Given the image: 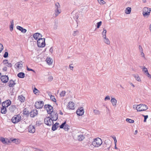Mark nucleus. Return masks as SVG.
Instances as JSON below:
<instances>
[{
    "instance_id": "1",
    "label": "nucleus",
    "mask_w": 151,
    "mask_h": 151,
    "mask_svg": "<svg viewBox=\"0 0 151 151\" xmlns=\"http://www.w3.org/2000/svg\"><path fill=\"white\" fill-rule=\"evenodd\" d=\"M44 107L48 114H50V116L54 118L55 120H57L58 119V114L56 112L53 111L52 107L50 105H45Z\"/></svg>"
},
{
    "instance_id": "2",
    "label": "nucleus",
    "mask_w": 151,
    "mask_h": 151,
    "mask_svg": "<svg viewBox=\"0 0 151 151\" xmlns=\"http://www.w3.org/2000/svg\"><path fill=\"white\" fill-rule=\"evenodd\" d=\"M102 143V140L100 138L98 137L94 139L92 142V145L95 147H98L100 146Z\"/></svg>"
},
{
    "instance_id": "3",
    "label": "nucleus",
    "mask_w": 151,
    "mask_h": 151,
    "mask_svg": "<svg viewBox=\"0 0 151 151\" xmlns=\"http://www.w3.org/2000/svg\"><path fill=\"white\" fill-rule=\"evenodd\" d=\"M53 119L54 118H52V116H50V117L49 116L45 119L44 121V123L45 124L48 126H51V125H53V121H56L55 120Z\"/></svg>"
},
{
    "instance_id": "4",
    "label": "nucleus",
    "mask_w": 151,
    "mask_h": 151,
    "mask_svg": "<svg viewBox=\"0 0 151 151\" xmlns=\"http://www.w3.org/2000/svg\"><path fill=\"white\" fill-rule=\"evenodd\" d=\"M45 39L44 38H40L37 40V44L40 47H43L45 46Z\"/></svg>"
},
{
    "instance_id": "5",
    "label": "nucleus",
    "mask_w": 151,
    "mask_h": 151,
    "mask_svg": "<svg viewBox=\"0 0 151 151\" xmlns=\"http://www.w3.org/2000/svg\"><path fill=\"white\" fill-rule=\"evenodd\" d=\"M21 116L20 115H15L12 119V122L14 124L18 123L21 120Z\"/></svg>"
},
{
    "instance_id": "6",
    "label": "nucleus",
    "mask_w": 151,
    "mask_h": 151,
    "mask_svg": "<svg viewBox=\"0 0 151 151\" xmlns=\"http://www.w3.org/2000/svg\"><path fill=\"white\" fill-rule=\"evenodd\" d=\"M148 108L147 105L145 104H140L139 105L138 111H140L146 110Z\"/></svg>"
},
{
    "instance_id": "7",
    "label": "nucleus",
    "mask_w": 151,
    "mask_h": 151,
    "mask_svg": "<svg viewBox=\"0 0 151 151\" xmlns=\"http://www.w3.org/2000/svg\"><path fill=\"white\" fill-rule=\"evenodd\" d=\"M11 104V101L9 100H7L3 102L2 104V107H7Z\"/></svg>"
},
{
    "instance_id": "8",
    "label": "nucleus",
    "mask_w": 151,
    "mask_h": 151,
    "mask_svg": "<svg viewBox=\"0 0 151 151\" xmlns=\"http://www.w3.org/2000/svg\"><path fill=\"white\" fill-rule=\"evenodd\" d=\"M43 106V102L41 101L40 102H37L35 103V107L37 109L41 108Z\"/></svg>"
},
{
    "instance_id": "9",
    "label": "nucleus",
    "mask_w": 151,
    "mask_h": 151,
    "mask_svg": "<svg viewBox=\"0 0 151 151\" xmlns=\"http://www.w3.org/2000/svg\"><path fill=\"white\" fill-rule=\"evenodd\" d=\"M84 113V109L82 107L80 108L76 111V113L79 116L82 115Z\"/></svg>"
},
{
    "instance_id": "10",
    "label": "nucleus",
    "mask_w": 151,
    "mask_h": 151,
    "mask_svg": "<svg viewBox=\"0 0 151 151\" xmlns=\"http://www.w3.org/2000/svg\"><path fill=\"white\" fill-rule=\"evenodd\" d=\"M1 79L3 82L6 83L8 81L9 78L8 76H2L1 77Z\"/></svg>"
},
{
    "instance_id": "11",
    "label": "nucleus",
    "mask_w": 151,
    "mask_h": 151,
    "mask_svg": "<svg viewBox=\"0 0 151 151\" xmlns=\"http://www.w3.org/2000/svg\"><path fill=\"white\" fill-rule=\"evenodd\" d=\"M37 111L36 109L32 110L30 112V116L31 117H34L37 115Z\"/></svg>"
},
{
    "instance_id": "12",
    "label": "nucleus",
    "mask_w": 151,
    "mask_h": 151,
    "mask_svg": "<svg viewBox=\"0 0 151 151\" xmlns=\"http://www.w3.org/2000/svg\"><path fill=\"white\" fill-rule=\"evenodd\" d=\"M29 132L31 133H34L35 132V129L34 127L32 125H30L28 128Z\"/></svg>"
},
{
    "instance_id": "13",
    "label": "nucleus",
    "mask_w": 151,
    "mask_h": 151,
    "mask_svg": "<svg viewBox=\"0 0 151 151\" xmlns=\"http://www.w3.org/2000/svg\"><path fill=\"white\" fill-rule=\"evenodd\" d=\"M33 37L34 38L37 40L38 39L42 37V35L39 33H36L34 34L33 35Z\"/></svg>"
},
{
    "instance_id": "14",
    "label": "nucleus",
    "mask_w": 151,
    "mask_h": 151,
    "mask_svg": "<svg viewBox=\"0 0 151 151\" xmlns=\"http://www.w3.org/2000/svg\"><path fill=\"white\" fill-rule=\"evenodd\" d=\"M0 140L4 144H7L9 142V140L7 139H5L2 137L0 138Z\"/></svg>"
},
{
    "instance_id": "15",
    "label": "nucleus",
    "mask_w": 151,
    "mask_h": 151,
    "mask_svg": "<svg viewBox=\"0 0 151 151\" xmlns=\"http://www.w3.org/2000/svg\"><path fill=\"white\" fill-rule=\"evenodd\" d=\"M74 106V103L73 102L70 101L68 103L67 107L69 109H73Z\"/></svg>"
},
{
    "instance_id": "16",
    "label": "nucleus",
    "mask_w": 151,
    "mask_h": 151,
    "mask_svg": "<svg viewBox=\"0 0 151 151\" xmlns=\"http://www.w3.org/2000/svg\"><path fill=\"white\" fill-rule=\"evenodd\" d=\"M85 138L84 136L82 134H78L77 135V139L79 141H82Z\"/></svg>"
},
{
    "instance_id": "17",
    "label": "nucleus",
    "mask_w": 151,
    "mask_h": 151,
    "mask_svg": "<svg viewBox=\"0 0 151 151\" xmlns=\"http://www.w3.org/2000/svg\"><path fill=\"white\" fill-rule=\"evenodd\" d=\"M17 109L15 106L12 105L9 108V110L12 112H14Z\"/></svg>"
},
{
    "instance_id": "18",
    "label": "nucleus",
    "mask_w": 151,
    "mask_h": 151,
    "mask_svg": "<svg viewBox=\"0 0 151 151\" xmlns=\"http://www.w3.org/2000/svg\"><path fill=\"white\" fill-rule=\"evenodd\" d=\"M17 28L19 30L21 31L23 33H25L27 31L26 29H24L23 28L20 26H17Z\"/></svg>"
},
{
    "instance_id": "19",
    "label": "nucleus",
    "mask_w": 151,
    "mask_h": 151,
    "mask_svg": "<svg viewBox=\"0 0 151 151\" xmlns=\"http://www.w3.org/2000/svg\"><path fill=\"white\" fill-rule=\"evenodd\" d=\"M133 76L135 79L138 81L140 82L141 81V78L137 74H134L133 75Z\"/></svg>"
},
{
    "instance_id": "20",
    "label": "nucleus",
    "mask_w": 151,
    "mask_h": 151,
    "mask_svg": "<svg viewBox=\"0 0 151 151\" xmlns=\"http://www.w3.org/2000/svg\"><path fill=\"white\" fill-rule=\"evenodd\" d=\"M61 12V10L60 9L55 10L54 15L55 17H57Z\"/></svg>"
},
{
    "instance_id": "21",
    "label": "nucleus",
    "mask_w": 151,
    "mask_h": 151,
    "mask_svg": "<svg viewBox=\"0 0 151 151\" xmlns=\"http://www.w3.org/2000/svg\"><path fill=\"white\" fill-rule=\"evenodd\" d=\"M111 102L113 106H116L117 103V100L115 98H112L111 100Z\"/></svg>"
},
{
    "instance_id": "22",
    "label": "nucleus",
    "mask_w": 151,
    "mask_h": 151,
    "mask_svg": "<svg viewBox=\"0 0 151 151\" xmlns=\"http://www.w3.org/2000/svg\"><path fill=\"white\" fill-rule=\"evenodd\" d=\"M18 99L21 102H24L25 99V97L22 95H20L19 96Z\"/></svg>"
},
{
    "instance_id": "23",
    "label": "nucleus",
    "mask_w": 151,
    "mask_h": 151,
    "mask_svg": "<svg viewBox=\"0 0 151 151\" xmlns=\"http://www.w3.org/2000/svg\"><path fill=\"white\" fill-rule=\"evenodd\" d=\"M22 62H18L15 64L16 66L18 69H21L23 66L22 64Z\"/></svg>"
},
{
    "instance_id": "24",
    "label": "nucleus",
    "mask_w": 151,
    "mask_h": 151,
    "mask_svg": "<svg viewBox=\"0 0 151 151\" xmlns=\"http://www.w3.org/2000/svg\"><path fill=\"white\" fill-rule=\"evenodd\" d=\"M46 61L49 65L51 64L53 62V60L50 57H47L46 59Z\"/></svg>"
},
{
    "instance_id": "25",
    "label": "nucleus",
    "mask_w": 151,
    "mask_h": 151,
    "mask_svg": "<svg viewBox=\"0 0 151 151\" xmlns=\"http://www.w3.org/2000/svg\"><path fill=\"white\" fill-rule=\"evenodd\" d=\"M103 38L104 39L103 41L105 43L108 45L110 44V41L107 38H106V37Z\"/></svg>"
},
{
    "instance_id": "26",
    "label": "nucleus",
    "mask_w": 151,
    "mask_h": 151,
    "mask_svg": "<svg viewBox=\"0 0 151 151\" xmlns=\"http://www.w3.org/2000/svg\"><path fill=\"white\" fill-rule=\"evenodd\" d=\"M9 87H13L15 84L14 81L12 80H10L8 83Z\"/></svg>"
},
{
    "instance_id": "27",
    "label": "nucleus",
    "mask_w": 151,
    "mask_h": 151,
    "mask_svg": "<svg viewBox=\"0 0 151 151\" xmlns=\"http://www.w3.org/2000/svg\"><path fill=\"white\" fill-rule=\"evenodd\" d=\"M17 76L21 78H23L25 77V74L24 73H19L17 75Z\"/></svg>"
},
{
    "instance_id": "28",
    "label": "nucleus",
    "mask_w": 151,
    "mask_h": 151,
    "mask_svg": "<svg viewBox=\"0 0 151 151\" xmlns=\"http://www.w3.org/2000/svg\"><path fill=\"white\" fill-rule=\"evenodd\" d=\"M11 25L10 26V31L12 32L13 31V30L14 28V22L13 20H12V21H11Z\"/></svg>"
},
{
    "instance_id": "29",
    "label": "nucleus",
    "mask_w": 151,
    "mask_h": 151,
    "mask_svg": "<svg viewBox=\"0 0 151 151\" xmlns=\"http://www.w3.org/2000/svg\"><path fill=\"white\" fill-rule=\"evenodd\" d=\"M131 11V8L130 7H127L126 10H125V13L127 14H129L130 13Z\"/></svg>"
},
{
    "instance_id": "30",
    "label": "nucleus",
    "mask_w": 151,
    "mask_h": 151,
    "mask_svg": "<svg viewBox=\"0 0 151 151\" xmlns=\"http://www.w3.org/2000/svg\"><path fill=\"white\" fill-rule=\"evenodd\" d=\"M58 124L57 123H56L55 124L53 125L52 127V130L53 131H55L56 130L58 127Z\"/></svg>"
},
{
    "instance_id": "31",
    "label": "nucleus",
    "mask_w": 151,
    "mask_h": 151,
    "mask_svg": "<svg viewBox=\"0 0 151 151\" xmlns=\"http://www.w3.org/2000/svg\"><path fill=\"white\" fill-rule=\"evenodd\" d=\"M1 113L3 114H5L6 113V108L2 107L1 109Z\"/></svg>"
},
{
    "instance_id": "32",
    "label": "nucleus",
    "mask_w": 151,
    "mask_h": 151,
    "mask_svg": "<svg viewBox=\"0 0 151 151\" xmlns=\"http://www.w3.org/2000/svg\"><path fill=\"white\" fill-rule=\"evenodd\" d=\"M55 9H60V6L58 2L56 3L55 4Z\"/></svg>"
},
{
    "instance_id": "33",
    "label": "nucleus",
    "mask_w": 151,
    "mask_h": 151,
    "mask_svg": "<svg viewBox=\"0 0 151 151\" xmlns=\"http://www.w3.org/2000/svg\"><path fill=\"white\" fill-rule=\"evenodd\" d=\"M151 10V9L150 8L149 9L147 7H145L143 9L142 12H149V11Z\"/></svg>"
},
{
    "instance_id": "34",
    "label": "nucleus",
    "mask_w": 151,
    "mask_h": 151,
    "mask_svg": "<svg viewBox=\"0 0 151 151\" xmlns=\"http://www.w3.org/2000/svg\"><path fill=\"white\" fill-rule=\"evenodd\" d=\"M126 120L127 122L131 124L133 123L134 122V121L133 120L129 118H127Z\"/></svg>"
},
{
    "instance_id": "35",
    "label": "nucleus",
    "mask_w": 151,
    "mask_h": 151,
    "mask_svg": "<svg viewBox=\"0 0 151 151\" xmlns=\"http://www.w3.org/2000/svg\"><path fill=\"white\" fill-rule=\"evenodd\" d=\"M106 30L104 29L102 33V35L103 37H106Z\"/></svg>"
},
{
    "instance_id": "36",
    "label": "nucleus",
    "mask_w": 151,
    "mask_h": 151,
    "mask_svg": "<svg viewBox=\"0 0 151 151\" xmlns=\"http://www.w3.org/2000/svg\"><path fill=\"white\" fill-rule=\"evenodd\" d=\"M142 14L145 17L147 18L149 17L150 14L149 12H148V13H145L144 12H142Z\"/></svg>"
},
{
    "instance_id": "37",
    "label": "nucleus",
    "mask_w": 151,
    "mask_h": 151,
    "mask_svg": "<svg viewBox=\"0 0 151 151\" xmlns=\"http://www.w3.org/2000/svg\"><path fill=\"white\" fill-rule=\"evenodd\" d=\"M66 92L65 91H63L60 93V95L61 97H64L65 95Z\"/></svg>"
},
{
    "instance_id": "38",
    "label": "nucleus",
    "mask_w": 151,
    "mask_h": 151,
    "mask_svg": "<svg viewBox=\"0 0 151 151\" xmlns=\"http://www.w3.org/2000/svg\"><path fill=\"white\" fill-rule=\"evenodd\" d=\"M99 3L101 5H103L105 3V2L103 0H97Z\"/></svg>"
},
{
    "instance_id": "39",
    "label": "nucleus",
    "mask_w": 151,
    "mask_h": 151,
    "mask_svg": "<svg viewBox=\"0 0 151 151\" xmlns=\"http://www.w3.org/2000/svg\"><path fill=\"white\" fill-rule=\"evenodd\" d=\"M50 98L51 100H52V101L54 102H56V100L55 98V97L54 96L51 95V96L50 97Z\"/></svg>"
},
{
    "instance_id": "40",
    "label": "nucleus",
    "mask_w": 151,
    "mask_h": 151,
    "mask_svg": "<svg viewBox=\"0 0 151 151\" xmlns=\"http://www.w3.org/2000/svg\"><path fill=\"white\" fill-rule=\"evenodd\" d=\"M142 69L143 71L145 73V74L148 72L147 69L145 67H143Z\"/></svg>"
},
{
    "instance_id": "41",
    "label": "nucleus",
    "mask_w": 151,
    "mask_h": 151,
    "mask_svg": "<svg viewBox=\"0 0 151 151\" xmlns=\"http://www.w3.org/2000/svg\"><path fill=\"white\" fill-rule=\"evenodd\" d=\"M93 113L95 114H99L100 112L99 110L97 109H95L93 110Z\"/></svg>"
},
{
    "instance_id": "42",
    "label": "nucleus",
    "mask_w": 151,
    "mask_h": 151,
    "mask_svg": "<svg viewBox=\"0 0 151 151\" xmlns=\"http://www.w3.org/2000/svg\"><path fill=\"white\" fill-rule=\"evenodd\" d=\"M69 126L67 124L65 125L64 129L65 131H68L69 129Z\"/></svg>"
},
{
    "instance_id": "43",
    "label": "nucleus",
    "mask_w": 151,
    "mask_h": 151,
    "mask_svg": "<svg viewBox=\"0 0 151 151\" xmlns=\"http://www.w3.org/2000/svg\"><path fill=\"white\" fill-rule=\"evenodd\" d=\"M102 23V22L100 21L97 23V28H99L100 27Z\"/></svg>"
},
{
    "instance_id": "44",
    "label": "nucleus",
    "mask_w": 151,
    "mask_h": 151,
    "mask_svg": "<svg viewBox=\"0 0 151 151\" xmlns=\"http://www.w3.org/2000/svg\"><path fill=\"white\" fill-rule=\"evenodd\" d=\"M139 107V105H133V108L134 109H136L138 111V108Z\"/></svg>"
},
{
    "instance_id": "45",
    "label": "nucleus",
    "mask_w": 151,
    "mask_h": 151,
    "mask_svg": "<svg viewBox=\"0 0 151 151\" xmlns=\"http://www.w3.org/2000/svg\"><path fill=\"white\" fill-rule=\"evenodd\" d=\"M23 113L24 115H27L29 114V111L27 110L26 109H25L23 111Z\"/></svg>"
},
{
    "instance_id": "46",
    "label": "nucleus",
    "mask_w": 151,
    "mask_h": 151,
    "mask_svg": "<svg viewBox=\"0 0 151 151\" xmlns=\"http://www.w3.org/2000/svg\"><path fill=\"white\" fill-rule=\"evenodd\" d=\"M13 141L15 143L17 144H18L20 143L19 141V140L17 139H14L13 140Z\"/></svg>"
},
{
    "instance_id": "47",
    "label": "nucleus",
    "mask_w": 151,
    "mask_h": 151,
    "mask_svg": "<svg viewBox=\"0 0 151 151\" xmlns=\"http://www.w3.org/2000/svg\"><path fill=\"white\" fill-rule=\"evenodd\" d=\"M142 116L144 117V122H146V119L148 118V115H144L143 114L142 115Z\"/></svg>"
},
{
    "instance_id": "48",
    "label": "nucleus",
    "mask_w": 151,
    "mask_h": 151,
    "mask_svg": "<svg viewBox=\"0 0 151 151\" xmlns=\"http://www.w3.org/2000/svg\"><path fill=\"white\" fill-rule=\"evenodd\" d=\"M66 124V122H64L62 123L61 125L60 126V128H64V126Z\"/></svg>"
},
{
    "instance_id": "49",
    "label": "nucleus",
    "mask_w": 151,
    "mask_h": 151,
    "mask_svg": "<svg viewBox=\"0 0 151 151\" xmlns=\"http://www.w3.org/2000/svg\"><path fill=\"white\" fill-rule=\"evenodd\" d=\"M12 64L11 63H9L8 62L5 65V66H6L8 67H11L12 66Z\"/></svg>"
},
{
    "instance_id": "50",
    "label": "nucleus",
    "mask_w": 151,
    "mask_h": 151,
    "mask_svg": "<svg viewBox=\"0 0 151 151\" xmlns=\"http://www.w3.org/2000/svg\"><path fill=\"white\" fill-rule=\"evenodd\" d=\"M110 100V97L109 96H106L105 98V99H104V100L105 101H106V100Z\"/></svg>"
},
{
    "instance_id": "51",
    "label": "nucleus",
    "mask_w": 151,
    "mask_h": 151,
    "mask_svg": "<svg viewBox=\"0 0 151 151\" xmlns=\"http://www.w3.org/2000/svg\"><path fill=\"white\" fill-rule=\"evenodd\" d=\"M8 53L7 52H5L4 55V57L5 58H6L8 57Z\"/></svg>"
},
{
    "instance_id": "52",
    "label": "nucleus",
    "mask_w": 151,
    "mask_h": 151,
    "mask_svg": "<svg viewBox=\"0 0 151 151\" xmlns=\"http://www.w3.org/2000/svg\"><path fill=\"white\" fill-rule=\"evenodd\" d=\"M78 33V31H75L73 32V35L74 36H75Z\"/></svg>"
},
{
    "instance_id": "53",
    "label": "nucleus",
    "mask_w": 151,
    "mask_h": 151,
    "mask_svg": "<svg viewBox=\"0 0 151 151\" xmlns=\"http://www.w3.org/2000/svg\"><path fill=\"white\" fill-rule=\"evenodd\" d=\"M48 81H51L53 79V77L52 76H50L48 77Z\"/></svg>"
},
{
    "instance_id": "54",
    "label": "nucleus",
    "mask_w": 151,
    "mask_h": 151,
    "mask_svg": "<svg viewBox=\"0 0 151 151\" xmlns=\"http://www.w3.org/2000/svg\"><path fill=\"white\" fill-rule=\"evenodd\" d=\"M139 49L140 52H142L143 51V49L141 45H139Z\"/></svg>"
},
{
    "instance_id": "55",
    "label": "nucleus",
    "mask_w": 151,
    "mask_h": 151,
    "mask_svg": "<svg viewBox=\"0 0 151 151\" xmlns=\"http://www.w3.org/2000/svg\"><path fill=\"white\" fill-rule=\"evenodd\" d=\"M113 138L114 139V144L116 145V143H117V140L116 139V138L115 137H113Z\"/></svg>"
},
{
    "instance_id": "56",
    "label": "nucleus",
    "mask_w": 151,
    "mask_h": 151,
    "mask_svg": "<svg viewBox=\"0 0 151 151\" xmlns=\"http://www.w3.org/2000/svg\"><path fill=\"white\" fill-rule=\"evenodd\" d=\"M3 64L5 65H6L8 63V60H5L3 61Z\"/></svg>"
},
{
    "instance_id": "57",
    "label": "nucleus",
    "mask_w": 151,
    "mask_h": 151,
    "mask_svg": "<svg viewBox=\"0 0 151 151\" xmlns=\"http://www.w3.org/2000/svg\"><path fill=\"white\" fill-rule=\"evenodd\" d=\"M141 52V57L144 58H145V55H144V53L143 52V51H142V52Z\"/></svg>"
},
{
    "instance_id": "58",
    "label": "nucleus",
    "mask_w": 151,
    "mask_h": 151,
    "mask_svg": "<svg viewBox=\"0 0 151 151\" xmlns=\"http://www.w3.org/2000/svg\"><path fill=\"white\" fill-rule=\"evenodd\" d=\"M146 75L149 78L151 79V75L148 72L146 74Z\"/></svg>"
},
{
    "instance_id": "59",
    "label": "nucleus",
    "mask_w": 151,
    "mask_h": 151,
    "mask_svg": "<svg viewBox=\"0 0 151 151\" xmlns=\"http://www.w3.org/2000/svg\"><path fill=\"white\" fill-rule=\"evenodd\" d=\"M2 70L3 71H6L7 70V68L6 66H4Z\"/></svg>"
},
{
    "instance_id": "60",
    "label": "nucleus",
    "mask_w": 151,
    "mask_h": 151,
    "mask_svg": "<svg viewBox=\"0 0 151 151\" xmlns=\"http://www.w3.org/2000/svg\"><path fill=\"white\" fill-rule=\"evenodd\" d=\"M38 91V90H37L35 88L34 90H33V92L34 93L36 94L37 93Z\"/></svg>"
},
{
    "instance_id": "61",
    "label": "nucleus",
    "mask_w": 151,
    "mask_h": 151,
    "mask_svg": "<svg viewBox=\"0 0 151 151\" xmlns=\"http://www.w3.org/2000/svg\"><path fill=\"white\" fill-rule=\"evenodd\" d=\"M3 49V47L2 45L0 43V50L1 51V52L2 51Z\"/></svg>"
},
{
    "instance_id": "62",
    "label": "nucleus",
    "mask_w": 151,
    "mask_h": 151,
    "mask_svg": "<svg viewBox=\"0 0 151 151\" xmlns=\"http://www.w3.org/2000/svg\"><path fill=\"white\" fill-rule=\"evenodd\" d=\"M27 70H28V71H34V70H32V69H31V68H28L27 66Z\"/></svg>"
},
{
    "instance_id": "63",
    "label": "nucleus",
    "mask_w": 151,
    "mask_h": 151,
    "mask_svg": "<svg viewBox=\"0 0 151 151\" xmlns=\"http://www.w3.org/2000/svg\"><path fill=\"white\" fill-rule=\"evenodd\" d=\"M47 93L48 95L50 96V97L51 96V95H52L51 94V93L50 91H47Z\"/></svg>"
},
{
    "instance_id": "64",
    "label": "nucleus",
    "mask_w": 151,
    "mask_h": 151,
    "mask_svg": "<svg viewBox=\"0 0 151 151\" xmlns=\"http://www.w3.org/2000/svg\"><path fill=\"white\" fill-rule=\"evenodd\" d=\"M69 68L71 70H73V67L72 66H71L70 65L69 66Z\"/></svg>"
}]
</instances>
